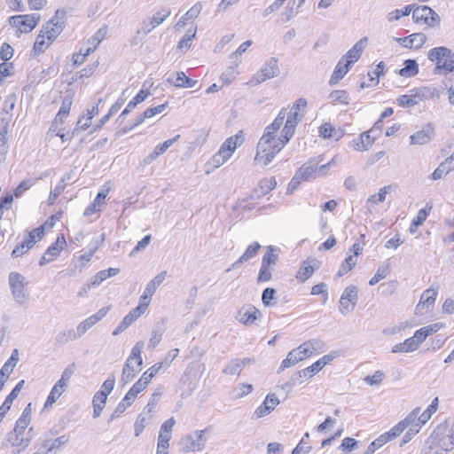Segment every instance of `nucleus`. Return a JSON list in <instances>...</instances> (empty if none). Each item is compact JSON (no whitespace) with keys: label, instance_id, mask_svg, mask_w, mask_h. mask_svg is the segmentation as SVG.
Instances as JSON below:
<instances>
[{"label":"nucleus","instance_id":"1","mask_svg":"<svg viewBox=\"0 0 454 454\" xmlns=\"http://www.w3.org/2000/svg\"><path fill=\"white\" fill-rule=\"evenodd\" d=\"M287 143L286 138L283 137V134L278 137V135H270V131H264L257 144L254 161L267 166Z\"/></svg>","mask_w":454,"mask_h":454},{"label":"nucleus","instance_id":"2","mask_svg":"<svg viewBox=\"0 0 454 454\" xmlns=\"http://www.w3.org/2000/svg\"><path fill=\"white\" fill-rule=\"evenodd\" d=\"M428 59L435 62L434 74H448L454 71V51L447 47H435L428 51Z\"/></svg>","mask_w":454,"mask_h":454},{"label":"nucleus","instance_id":"3","mask_svg":"<svg viewBox=\"0 0 454 454\" xmlns=\"http://www.w3.org/2000/svg\"><path fill=\"white\" fill-rule=\"evenodd\" d=\"M278 59L275 57L269 59L261 69L250 79L249 84L258 85L267 80L275 78L280 74Z\"/></svg>","mask_w":454,"mask_h":454},{"label":"nucleus","instance_id":"4","mask_svg":"<svg viewBox=\"0 0 454 454\" xmlns=\"http://www.w3.org/2000/svg\"><path fill=\"white\" fill-rule=\"evenodd\" d=\"M66 12L57 10L55 15L47 21L42 28V33L45 34L50 42H53L63 31L65 27Z\"/></svg>","mask_w":454,"mask_h":454},{"label":"nucleus","instance_id":"5","mask_svg":"<svg viewBox=\"0 0 454 454\" xmlns=\"http://www.w3.org/2000/svg\"><path fill=\"white\" fill-rule=\"evenodd\" d=\"M438 446L444 451L454 449V422L448 426L439 425L434 431Z\"/></svg>","mask_w":454,"mask_h":454},{"label":"nucleus","instance_id":"6","mask_svg":"<svg viewBox=\"0 0 454 454\" xmlns=\"http://www.w3.org/2000/svg\"><path fill=\"white\" fill-rule=\"evenodd\" d=\"M9 284L15 301L20 304L26 303L28 300V294L24 291L26 278L18 272H12L9 275Z\"/></svg>","mask_w":454,"mask_h":454},{"label":"nucleus","instance_id":"7","mask_svg":"<svg viewBox=\"0 0 454 454\" xmlns=\"http://www.w3.org/2000/svg\"><path fill=\"white\" fill-rule=\"evenodd\" d=\"M412 20L415 23H423L429 27H435L440 24V16L427 5L417 6L412 11Z\"/></svg>","mask_w":454,"mask_h":454},{"label":"nucleus","instance_id":"8","mask_svg":"<svg viewBox=\"0 0 454 454\" xmlns=\"http://www.w3.org/2000/svg\"><path fill=\"white\" fill-rule=\"evenodd\" d=\"M167 276V271L163 270L157 274L146 286L144 294L140 297L139 305L146 309L150 302L151 298L157 290V288L162 284Z\"/></svg>","mask_w":454,"mask_h":454},{"label":"nucleus","instance_id":"9","mask_svg":"<svg viewBox=\"0 0 454 454\" xmlns=\"http://www.w3.org/2000/svg\"><path fill=\"white\" fill-rule=\"evenodd\" d=\"M306 347H309V346L301 344L298 348L291 350L287 354L286 358L282 361L279 370L283 371L286 368L294 366L297 363L309 357L310 351H309V349H307Z\"/></svg>","mask_w":454,"mask_h":454},{"label":"nucleus","instance_id":"10","mask_svg":"<svg viewBox=\"0 0 454 454\" xmlns=\"http://www.w3.org/2000/svg\"><path fill=\"white\" fill-rule=\"evenodd\" d=\"M261 317L262 312L256 307L247 304L239 309L235 318L245 325H252Z\"/></svg>","mask_w":454,"mask_h":454},{"label":"nucleus","instance_id":"11","mask_svg":"<svg viewBox=\"0 0 454 454\" xmlns=\"http://www.w3.org/2000/svg\"><path fill=\"white\" fill-rule=\"evenodd\" d=\"M32 427L27 431V434L19 433L16 431H11L8 433L6 442H8L12 447L16 448L18 452L25 450L30 444L32 440L31 434Z\"/></svg>","mask_w":454,"mask_h":454},{"label":"nucleus","instance_id":"12","mask_svg":"<svg viewBox=\"0 0 454 454\" xmlns=\"http://www.w3.org/2000/svg\"><path fill=\"white\" fill-rule=\"evenodd\" d=\"M438 294V288L434 286L423 292L419 304L416 307L418 313L424 314L430 310L434 306Z\"/></svg>","mask_w":454,"mask_h":454},{"label":"nucleus","instance_id":"13","mask_svg":"<svg viewBox=\"0 0 454 454\" xmlns=\"http://www.w3.org/2000/svg\"><path fill=\"white\" fill-rule=\"evenodd\" d=\"M357 301V287L356 286H349L346 287L340 299V313L345 315V310H349V304H351V309H353L354 307L356 305Z\"/></svg>","mask_w":454,"mask_h":454},{"label":"nucleus","instance_id":"14","mask_svg":"<svg viewBox=\"0 0 454 454\" xmlns=\"http://www.w3.org/2000/svg\"><path fill=\"white\" fill-rule=\"evenodd\" d=\"M279 400L275 394H268L262 403L254 411L253 419H260L269 415L278 404Z\"/></svg>","mask_w":454,"mask_h":454},{"label":"nucleus","instance_id":"15","mask_svg":"<svg viewBox=\"0 0 454 454\" xmlns=\"http://www.w3.org/2000/svg\"><path fill=\"white\" fill-rule=\"evenodd\" d=\"M206 429L195 431L192 434L187 435L184 441V449L187 451H200L205 448V441L203 435Z\"/></svg>","mask_w":454,"mask_h":454},{"label":"nucleus","instance_id":"16","mask_svg":"<svg viewBox=\"0 0 454 454\" xmlns=\"http://www.w3.org/2000/svg\"><path fill=\"white\" fill-rule=\"evenodd\" d=\"M368 43L367 37L361 38L357 43H356L351 49H349L345 55L342 56V61L348 63V65H352L356 63L361 57L364 48L366 47Z\"/></svg>","mask_w":454,"mask_h":454},{"label":"nucleus","instance_id":"17","mask_svg":"<svg viewBox=\"0 0 454 454\" xmlns=\"http://www.w3.org/2000/svg\"><path fill=\"white\" fill-rule=\"evenodd\" d=\"M286 121L282 129V134L283 137L286 138V142H289L294 134L298 122L301 120V116H299L297 111L292 109L288 113L286 112Z\"/></svg>","mask_w":454,"mask_h":454},{"label":"nucleus","instance_id":"18","mask_svg":"<svg viewBox=\"0 0 454 454\" xmlns=\"http://www.w3.org/2000/svg\"><path fill=\"white\" fill-rule=\"evenodd\" d=\"M109 310L108 307H104L100 309L96 314L87 317L85 320L81 322L77 326V333L81 337L88 330H90L92 326H94L98 322H99L103 317H106Z\"/></svg>","mask_w":454,"mask_h":454},{"label":"nucleus","instance_id":"19","mask_svg":"<svg viewBox=\"0 0 454 454\" xmlns=\"http://www.w3.org/2000/svg\"><path fill=\"white\" fill-rule=\"evenodd\" d=\"M434 135V127L432 123L427 124L421 130L417 131L410 137L411 145H426Z\"/></svg>","mask_w":454,"mask_h":454},{"label":"nucleus","instance_id":"20","mask_svg":"<svg viewBox=\"0 0 454 454\" xmlns=\"http://www.w3.org/2000/svg\"><path fill=\"white\" fill-rule=\"evenodd\" d=\"M231 155L228 151H226L224 148L220 146V149L217 153H215L211 159L207 162L206 164V173L210 174L215 169L220 168L223 166L230 158Z\"/></svg>","mask_w":454,"mask_h":454},{"label":"nucleus","instance_id":"21","mask_svg":"<svg viewBox=\"0 0 454 454\" xmlns=\"http://www.w3.org/2000/svg\"><path fill=\"white\" fill-rule=\"evenodd\" d=\"M145 309L141 305H138L135 309L129 311V313L124 317L121 322L119 324L117 328L113 332V335H117L121 332L125 331L129 325H131L144 312Z\"/></svg>","mask_w":454,"mask_h":454},{"label":"nucleus","instance_id":"22","mask_svg":"<svg viewBox=\"0 0 454 454\" xmlns=\"http://www.w3.org/2000/svg\"><path fill=\"white\" fill-rule=\"evenodd\" d=\"M396 42L406 48H420L427 41V36L423 33H414L409 36L403 38H396Z\"/></svg>","mask_w":454,"mask_h":454},{"label":"nucleus","instance_id":"23","mask_svg":"<svg viewBox=\"0 0 454 454\" xmlns=\"http://www.w3.org/2000/svg\"><path fill=\"white\" fill-rule=\"evenodd\" d=\"M339 351H332L331 353L325 355L319 360L312 364L310 366L305 368L309 378H311L314 374L321 371L327 364L333 361L334 358L339 356Z\"/></svg>","mask_w":454,"mask_h":454},{"label":"nucleus","instance_id":"24","mask_svg":"<svg viewBox=\"0 0 454 454\" xmlns=\"http://www.w3.org/2000/svg\"><path fill=\"white\" fill-rule=\"evenodd\" d=\"M24 384H25V380H20L14 387V388L12 390V392L7 395V397L5 398L4 402L3 403V404L0 407V422L3 421L4 418L5 417V414L11 409L13 400L17 398L20 392L23 388Z\"/></svg>","mask_w":454,"mask_h":454},{"label":"nucleus","instance_id":"25","mask_svg":"<svg viewBox=\"0 0 454 454\" xmlns=\"http://www.w3.org/2000/svg\"><path fill=\"white\" fill-rule=\"evenodd\" d=\"M142 366H137V364L136 362H129V359L126 360L120 381L122 385H126L129 382H130L135 376L141 371Z\"/></svg>","mask_w":454,"mask_h":454},{"label":"nucleus","instance_id":"26","mask_svg":"<svg viewBox=\"0 0 454 454\" xmlns=\"http://www.w3.org/2000/svg\"><path fill=\"white\" fill-rule=\"evenodd\" d=\"M317 170V163H313V161H309L300 168L298 172L293 177L292 183H294L297 179H301L302 181L312 179L315 177Z\"/></svg>","mask_w":454,"mask_h":454},{"label":"nucleus","instance_id":"27","mask_svg":"<svg viewBox=\"0 0 454 454\" xmlns=\"http://www.w3.org/2000/svg\"><path fill=\"white\" fill-rule=\"evenodd\" d=\"M260 249L261 245L258 242L252 243L247 247L243 254L234 263H232L231 267L229 268L226 271H230L232 269L240 267V265L254 258Z\"/></svg>","mask_w":454,"mask_h":454},{"label":"nucleus","instance_id":"28","mask_svg":"<svg viewBox=\"0 0 454 454\" xmlns=\"http://www.w3.org/2000/svg\"><path fill=\"white\" fill-rule=\"evenodd\" d=\"M454 169V160L450 156L445 159L432 173L430 178L434 181L441 179Z\"/></svg>","mask_w":454,"mask_h":454},{"label":"nucleus","instance_id":"29","mask_svg":"<svg viewBox=\"0 0 454 454\" xmlns=\"http://www.w3.org/2000/svg\"><path fill=\"white\" fill-rule=\"evenodd\" d=\"M250 362L251 359L249 358H235L226 365L223 372L227 375H239L246 364Z\"/></svg>","mask_w":454,"mask_h":454},{"label":"nucleus","instance_id":"30","mask_svg":"<svg viewBox=\"0 0 454 454\" xmlns=\"http://www.w3.org/2000/svg\"><path fill=\"white\" fill-rule=\"evenodd\" d=\"M350 67V65H348L347 62L342 61V59H340L332 74L329 81L330 85L337 84L347 74Z\"/></svg>","mask_w":454,"mask_h":454},{"label":"nucleus","instance_id":"31","mask_svg":"<svg viewBox=\"0 0 454 454\" xmlns=\"http://www.w3.org/2000/svg\"><path fill=\"white\" fill-rule=\"evenodd\" d=\"M44 235V224L28 232L27 237L21 242L29 250Z\"/></svg>","mask_w":454,"mask_h":454},{"label":"nucleus","instance_id":"32","mask_svg":"<svg viewBox=\"0 0 454 454\" xmlns=\"http://www.w3.org/2000/svg\"><path fill=\"white\" fill-rule=\"evenodd\" d=\"M39 20L40 15L36 13L22 15V18L20 19L21 33L31 32L35 27Z\"/></svg>","mask_w":454,"mask_h":454},{"label":"nucleus","instance_id":"33","mask_svg":"<svg viewBox=\"0 0 454 454\" xmlns=\"http://www.w3.org/2000/svg\"><path fill=\"white\" fill-rule=\"evenodd\" d=\"M414 90L419 103L426 99L440 98V91L433 86L416 88Z\"/></svg>","mask_w":454,"mask_h":454},{"label":"nucleus","instance_id":"34","mask_svg":"<svg viewBox=\"0 0 454 454\" xmlns=\"http://www.w3.org/2000/svg\"><path fill=\"white\" fill-rule=\"evenodd\" d=\"M244 142V138L242 136V132L240 131L235 136L228 137L221 145V147L224 148L226 151L230 153L232 156L233 153L237 149L238 146L241 145Z\"/></svg>","mask_w":454,"mask_h":454},{"label":"nucleus","instance_id":"35","mask_svg":"<svg viewBox=\"0 0 454 454\" xmlns=\"http://www.w3.org/2000/svg\"><path fill=\"white\" fill-rule=\"evenodd\" d=\"M419 412L420 408H415L404 419L402 420L406 428L415 429L419 432L422 427L418 420Z\"/></svg>","mask_w":454,"mask_h":454},{"label":"nucleus","instance_id":"36","mask_svg":"<svg viewBox=\"0 0 454 454\" xmlns=\"http://www.w3.org/2000/svg\"><path fill=\"white\" fill-rule=\"evenodd\" d=\"M67 244L65 237L63 234H60L58 236L55 243H53L51 246L48 247V249L45 251L46 255H49L51 259H55L61 250L63 249V247Z\"/></svg>","mask_w":454,"mask_h":454},{"label":"nucleus","instance_id":"37","mask_svg":"<svg viewBox=\"0 0 454 454\" xmlns=\"http://www.w3.org/2000/svg\"><path fill=\"white\" fill-rule=\"evenodd\" d=\"M286 116V108H282L278 113V116L275 118L273 122L265 128L264 131H270V135H277V132L279 130L281 126L283 125L284 120Z\"/></svg>","mask_w":454,"mask_h":454},{"label":"nucleus","instance_id":"38","mask_svg":"<svg viewBox=\"0 0 454 454\" xmlns=\"http://www.w3.org/2000/svg\"><path fill=\"white\" fill-rule=\"evenodd\" d=\"M419 72V65L414 59H407L404 61V67L400 69L399 74L403 77H411Z\"/></svg>","mask_w":454,"mask_h":454},{"label":"nucleus","instance_id":"39","mask_svg":"<svg viewBox=\"0 0 454 454\" xmlns=\"http://www.w3.org/2000/svg\"><path fill=\"white\" fill-rule=\"evenodd\" d=\"M80 338L77 331L70 329L67 331L60 332L56 336V344L62 346L68 341H72Z\"/></svg>","mask_w":454,"mask_h":454},{"label":"nucleus","instance_id":"40","mask_svg":"<svg viewBox=\"0 0 454 454\" xmlns=\"http://www.w3.org/2000/svg\"><path fill=\"white\" fill-rule=\"evenodd\" d=\"M69 442V438L67 435H61L53 440H44L43 442V447L49 449L51 452L55 450H59L65 446Z\"/></svg>","mask_w":454,"mask_h":454},{"label":"nucleus","instance_id":"41","mask_svg":"<svg viewBox=\"0 0 454 454\" xmlns=\"http://www.w3.org/2000/svg\"><path fill=\"white\" fill-rule=\"evenodd\" d=\"M66 388L67 387H64L60 384L56 383L51 388L47 397L46 403L44 404V409L51 407L65 392Z\"/></svg>","mask_w":454,"mask_h":454},{"label":"nucleus","instance_id":"42","mask_svg":"<svg viewBox=\"0 0 454 454\" xmlns=\"http://www.w3.org/2000/svg\"><path fill=\"white\" fill-rule=\"evenodd\" d=\"M418 348L412 338L406 339L403 342L395 345L392 348L393 353H407Z\"/></svg>","mask_w":454,"mask_h":454},{"label":"nucleus","instance_id":"43","mask_svg":"<svg viewBox=\"0 0 454 454\" xmlns=\"http://www.w3.org/2000/svg\"><path fill=\"white\" fill-rule=\"evenodd\" d=\"M309 377L305 369L297 372L294 373L289 381H287L285 385H283V388H286L288 390L292 389L294 387L297 385H301L304 382V378Z\"/></svg>","mask_w":454,"mask_h":454},{"label":"nucleus","instance_id":"44","mask_svg":"<svg viewBox=\"0 0 454 454\" xmlns=\"http://www.w3.org/2000/svg\"><path fill=\"white\" fill-rule=\"evenodd\" d=\"M145 342L142 340L137 341L135 346L132 348L130 355L127 359L129 360V362H136L137 364V366H142L143 364V359L141 357V352L144 348Z\"/></svg>","mask_w":454,"mask_h":454},{"label":"nucleus","instance_id":"45","mask_svg":"<svg viewBox=\"0 0 454 454\" xmlns=\"http://www.w3.org/2000/svg\"><path fill=\"white\" fill-rule=\"evenodd\" d=\"M39 177L35 178H27L23 180L14 190L13 195L16 198H20L22 196V194L29 190L31 187H33L36 182L39 180Z\"/></svg>","mask_w":454,"mask_h":454},{"label":"nucleus","instance_id":"46","mask_svg":"<svg viewBox=\"0 0 454 454\" xmlns=\"http://www.w3.org/2000/svg\"><path fill=\"white\" fill-rule=\"evenodd\" d=\"M329 98L333 104L340 103L343 105H348L350 101L348 93L344 90H333L330 93Z\"/></svg>","mask_w":454,"mask_h":454},{"label":"nucleus","instance_id":"47","mask_svg":"<svg viewBox=\"0 0 454 454\" xmlns=\"http://www.w3.org/2000/svg\"><path fill=\"white\" fill-rule=\"evenodd\" d=\"M397 103L403 107H411L419 104L414 89L411 90L409 95H402L397 98Z\"/></svg>","mask_w":454,"mask_h":454},{"label":"nucleus","instance_id":"48","mask_svg":"<svg viewBox=\"0 0 454 454\" xmlns=\"http://www.w3.org/2000/svg\"><path fill=\"white\" fill-rule=\"evenodd\" d=\"M17 98L14 94L8 95L4 102V108L1 114L2 117L12 118V111L16 104Z\"/></svg>","mask_w":454,"mask_h":454},{"label":"nucleus","instance_id":"49","mask_svg":"<svg viewBox=\"0 0 454 454\" xmlns=\"http://www.w3.org/2000/svg\"><path fill=\"white\" fill-rule=\"evenodd\" d=\"M314 270V267L308 261H305L301 266L296 278L299 281L305 282L313 274Z\"/></svg>","mask_w":454,"mask_h":454},{"label":"nucleus","instance_id":"50","mask_svg":"<svg viewBox=\"0 0 454 454\" xmlns=\"http://www.w3.org/2000/svg\"><path fill=\"white\" fill-rule=\"evenodd\" d=\"M275 252V247H273L272 246L267 247V251L262 260V265L268 267L276 265L278 261V254Z\"/></svg>","mask_w":454,"mask_h":454},{"label":"nucleus","instance_id":"51","mask_svg":"<svg viewBox=\"0 0 454 454\" xmlns=\"http://www.w3.org/2000/svg\"><path fill=\"white\" fill-rule=\"evenodd\" d=\"M405 429L404 424L401 420L395 427H393L388 432L381 434L386 442H390L399 436Z\"/></svg>","mask_w":454,"mask_h":454},{"label":"nucleus","instance_id":"52","mask_svg":"<svg viewBox=\"0 0 454 454\" xmlns=\"http://www.w3.org/2000/svg\"><path fill=\"white\" fill-rule=\"evenodd\" d=\"M51 43L52 42L47 40L45 34L42 33L41 31L35 40L33 49L35 53L40 54L43 52Z\"/></svg>","mask_w":454,"mask_h":454},{"label":"nucleus","instance_id":"53","mask_svg":"<svg viewBox=\"0 0 454 454\" xmlns=\"http://www.w3.org/2000/svg\"><path fill=\"white\" fill-rule=\"evenodd\" d=\"M72 106V98L69 96H66L62 101L60 109L56 116V121H63V118H65L70 112Z\"/></svg>","mask_w":454,"mask_h":454},{"label":"nucleus","instance_id":"54","mask_svg":"<svg viewBox=\"0 0 454 454\" xmlns=\"http://www.w3.org/2000/svg\"><path fill=\"white\" fill-rule=\"evenodd\" d=\"M75 371V364H69L62 372L61 378L57 381L58 384H60L64 387H67L68 382L72 376L74 375Z\"/></svg>","mask_w":454,"mask_h":454},{"label":"nucleus","instance_id":"55","mask_svg":"<svg viewBox=\"0 0 454 454\" xmlns=\"http://www.w3.org/2000/svg\"><path fill=\"white\" fill-rule=\"evenodd\" d=\"M171 439V434H162L160 432L159 437H158V444H157V450H159L160 453H166L168 454V450L169 448V440Z\"/></svg>","mask_w":454,"mask_h":454},{"label":"nucleus","instance_id":"56","mask_svg":"<svg viewBox=\"0 0 454 454\" xmlns=\"http://www.w3.org/2000/svg\"><path fill=\"white\" fill-rule=\"evenodd\" d=\"M238 75V71L234 67H229L222 74L220 79L223 84L229 85L231 84Z\"/></svg>","mask_w":454,"mask_h":454},{"label":"nucleus","instance_id":"57","mask_svg":"<svg viewBox=\"0 0 454 454\" xmlns=\"http://www.w3.org/2000/svg\"><path fill=\"white\" fill-rule=\"evenodd\" d=\"M388 272L389 270L387 265H382L379 267L375 275L369 281L370 286H374L379 283L387 276Z\"/></svg>","mask_w":454,"mask_h":454},{"label":"nucleus","instance_id":"58","mask_svg":"<svg viewBox=\"0 0 454 454\" xmlns=\"http://www.w3.org/2000/svg\"><path fill=\"white\" fill-rule=\"evenodd\" d=\"M185 74L182 71L171 74L167 82L173 84L177 88H183L184 82Z\"/></svg>","mask_w":454,"mask_h":454},{"label":"nucleus","instance_id":"59","mask_svg":"<svg viewBox=\"0 0 454 454\" xmlns=\"http://www.w3.org/2000/svg\"><path fill=\"white\" fill-rule=\"evenodd\" d=\"M356 264V260L352 255H348L344 262L341 264V266L339 269L338 275L343 276L344 274L350 271Z\"/></svg>","mask_w":454,"mask_h":454},{"label":"nucleus","instance_id":"60","mask_svg":"<svg viewBox=\"0 0 454 454\" xmlns=\"http://www.w3.org/2000/svg\"><path fill=\"white\" fill-rule=\"evenodd\" d=\"M385 378L384 372L379 370L374 372L373 375L366 376L364 380L370 386H379Z\"/></svg>","mask_w":454,"mask_h":454},{"label":"nucleus","instance_id":"61","mask_svg":"<svg viewBox=\"0 0 454 454\" xmlns=\"http://www.w3.org/2000/svg\"><path fill=\"white\" fill-rule=\"evenodd\" d=\"M197 28L195 27L192 31L188 30L187 33L179 41L177 48L182 50L184 48L188 49L191 46L192 40L195 37Z\"/></svg>","mask_w":454,"mask_h":454},{"label":"nucleus","instance_id":"62","mask_svg":"<svg viewBox=\"0 0 454 454\" xmlns=\"http://www.w3.org/2000/svg\"><path fill=\"white\" fill-rule=\"evenodd\" d=\"M170 10L168 9H163L158 12H156L152 19L149 20L151 21V24H153L155 27H158L160 24H161L170 15Z\"/></svg>","mask_w":454,"mask_h":454},{"label":"nucleus","instance_id":"63","mask_svg":"<svg viewBox=\"0 0 454 454\" xmlns=\"http://www.w3.org/2000/svg\"><path fill=\"white\" fill-rule=\"evenodd\" d=\"M276 293V290L271 287H267L263 290L262 294V301L264 306L270 307L273 305L271 301L275 299Z\"/></svg>","mask_w":454,"mask_h":454},{"label":"nucleus","instance_id":"64","mask_svg":"<svg viewBox=\"0 0 454 454\" xmlns=\"http://www.w3.org/2000/svg\"><path fill=\"white\" fill-rule=\"evenodd\" d=\"M387 442L383 438V436L380 435L377 439H375L369 444L364 454H373L376 451V450L380 449Z\"/></svg>","mask_w":454,"mask_h":454}]
</instances>
